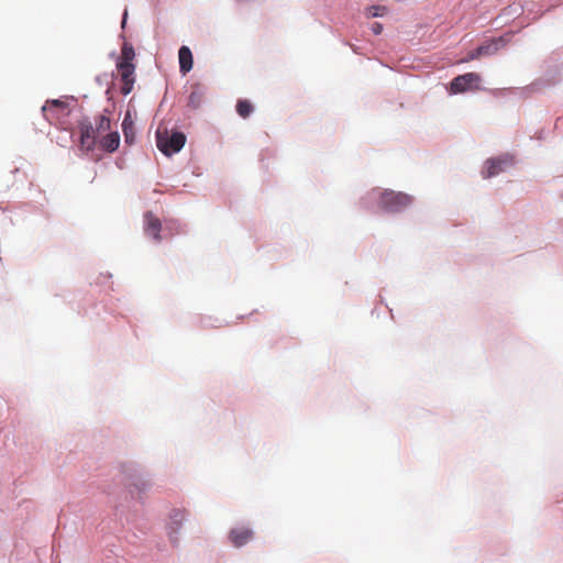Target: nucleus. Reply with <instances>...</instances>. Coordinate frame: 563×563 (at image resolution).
<instances>
[{
	"label": "nucleus",
	"mask_w": 563,
	"mask_h": 563,
	"mask_svg": "<svg viewBox=\"0 0 563 563\" xmlns=\"http://www.w3.org/2000/svg\"><path fill=\"white\" fill-rule=\"evenodd\" d=\"M368 199L376 201L378 207L386 212H400L412 202V198L407 194L379 188L373 189L368 194Z\"/></svg>",
	"instance_id": "f257e3e1"
},
{
	"label": "nucleus",
	"mask_w": 563,
	"mask_h": 563,
	"mask_svg": "<svg viewBox=\"0 0 563 563\" xmlns=\"http://www.w3.org/2000/svg\"><path fill=\"white\" fill-rule=\"evenodd\" d=\"M185 142L186 136L180 132H173L169 135L167 131L161 132L158 130L156 133V145L167 156L179 152L184 147Z\"/></svg>",
	"instance_id": "f03ea898"
},
{
	"label": "nucleus",
	"mask_w": 563,
	"mask_h": 563,
	"mask_svg": "<svg viewBox=\"0 0 563 563\" xmlns=\"http://www.w3.org/2000/svg\"><path fill=\"white\" fill-rule=\"evenodd\" d=\"M44 118L52 124H57L63 118L69 114V107L66 100H47L42 107Z\"/></svg>",
	"instance_id": "7ed1b4c3"
},
{
	"label": "nucleus",
	"mask_w": 563,
	"mask_h": 563,
	"mask_svg": "<svg viewBox=\"0 0 563 563\" xmlns=\"http://www.w3.org/2000/svg\"><path fill=\"white\" fill-rule=\"evenodd\" d=\"M506 45V40L500 36L498 38H493L479 45L477 48L471 51L465 58L462 59L463 63H467L474 59H477L482 56H489L497 53L501 47Z\"/></svg>",
	"instance_id": "20e7f679"
},
{
	"label": "nucleus",
	"mask_w": 563,
	"mask_h": 563,
	"mask_svg": "<svg viewBox=\"0 0 563 563\" xmlns=\"http://www.w3.org/2000/svg\"><path fill=\"white\" fill-rule=\"evenodd\" d=\"M481 76L476 73L459 75L450 84L451 93H462L471 89H477Z\"/></svg>",
	"instance_id": "39448f33"
},
{
	"label": "nucleus",
	"mask_w": 563,
	"mask_h": 563,
	"mask_svg": "<svg viewBox=\"0 0 563 563\" xmlns=\"http://www.w3.org/2000/svg\"><path fill=\"white\" fill-rule=\"evenodd\" d=\"M79 132L81 147L86 151L93 150L100 133L96 131L92 122L88 120L81 121L79 124Z\"/></svg>",
	"instance_id": "423d86ee"
},
{
	"label": "nucleus",
	"mask_w": 563,
	"mask_h": 563,
	"mask_svg": "<svg viewBox=\"0 0 563 563\" xmlns=\"http://www.w3.org/2000/svg\"><path fill=\"white\" fill-rule=\"evenodd\" d=\"M512 164H514L512 157L508 156V155L497 157V158L487 159L485 163L486 170L483 172V176H484V178H490V177L497 176L498 174H500L501 172H504L508 167H510Z\"/></svg>",
	"instance_id": "0eeeda50"
},
{
	"label": "nucleus",
	"mask_w": 563,
	"mask_h": 563,
	"mask_svg": "<svg viewBox=\"0 0 563 563\" xmlns=\"http://www.w3.org/2000/svg\"><path fill=\"white\" fill-rule=\"evenodd\" d=\"M117 68L120 74L121 80L123 82V86L121 88V92L123 95H129L132 89L135 81V65L134 64H119L117 63Z\"/></svg>",
	"instance_id": "6e6552de"
},
{
	"label": "nucleus",
	"mask_w": 563,
	"mask_h": 563,
	"mask_svg": "<svg viewBox=\"0 0 563 563\" xmlns=\"http://www.w3.org/2000/svg\"><path fill=\"white\" fill-rule=\"evenodd\" d=\"M162 230V223L152 212H146L144 216V232L147 236L155 241H159Z\"/></svg>",
	"instance_id": "1a4fd4ad"
},
{
	"label": "nucleus",
	"mask_w": 563,
	"mask_h": 563,
	"mask_svg": "<svg viewBox=\"0 0 563 563\" xmlns=\"http://www.w3.org/2000/svg\"><path fill=\"white\" fill-rule=\"evenodd\" d=\"M253 531L247 527L234 528L229 533L231 543L236 547H243L253 539Z\"/></svg>",
	"instance_id": "9d476101"
},
{
	"label": "nucleus",
	"mask_w": 563,
	"mask_h": 563,
	"mask_svg": "<svg viewBox=\"0 0 563 563\" xmlns=\"http://www.w3.org/2000/svg\"><path fill=\"white\" fill-rule=\"evenodd\" d=\"M186 520V512L184 510L175 509L170 515V525H169V539L173 543L178 542V533L183 523Z\"/></svg>",
	"instance_id": "9b49d317"
},
{
	"label": "nucleus",
	"mask_w": 563,
	"mask_h": 563,
	"mask_svg": "<svg viewBox=\"0 0 563 563\" xmlns=\"http://www.w3.org/2000/svg\"><path fill=\"white\" fill-rule=\"evenodd\" d=\"M179 69L183 74H187L192 69L194 58L188 46H181L178 52Z\"/></svg>",
	"instance_id": "f8f14e48"
},
{
	"label": "nucleus",
	"mask_w": 563,
	"mask_h": 563,
	"mask_svg": "<svg viewBox=\"0 0 563 563\" xmlns=\"http://www.w3.org/2000/svg\"><path fill=\"white\" fill-rule=\"evenodd\" d=\"M99 144L103 151L112 153V152L117 151L119 147L120 135L118 132L108 133L107 135L101 137Z\"/></svg>",
	"instance_id": "ddd939ff"
},
{
	"label": "nucleus",
	"mask_w": 563,
	"mask_h": 563,
	"mask_svg": "<svg viewBox=\"0 0 563 563\" xmlns=\"http://www.w3.org/2000/svg\"><path fill=\"white\" fill-rule=\"evenodd\" d=\"M135 52L132 44L124 42L121 48V56L117 63L119 64H133Z\"/></svg>",
	"instance_id": "4468645a"
},
{
	"label": "nucleus",
	"mask_w": 563,
	"mask_h": 563,
	"mask_svg": "<svg viewBox=\"0 0 563 563\" xmlns=\"http://www.w3.org/2000/svg\"><path fill=\"white\" fill-rule=\"evenodd\" d=\"M203 99V90L200 86L196 85L192 87V90L188 98V106L192 109H197L200 107Z\"/></svg>",
	"instance_id": "2eb2a0df"
},
{
	"label": "nucleus",
	"mask_w": 563,
	"mask_h": 563,
	"mask_svg": "<svg viewBox=\"0 0 563 563\" xmlns=\"http://www.w3.org/2000/svg\"><path fill=\"white\" fill-rule=\"evenodd\" d=\"M253 110V104L246 99L239 100L236 103V112L243 119H246Z\"/></svg>",
	"instance_id": "dca6fc26"
},
{
	"label": "nucleus",
	"mask_w": 563,
	"mask_h": 563,
	"mask_svg": "<svg viewBox=\"0 0 563 563\" xmlns=\"http://www.w3.org/2000/svg\"><path fill=\"white\" fill-rule=\"evenodd\" d=\"M92 124L96 128V131L101 134L110 130L111 121L107 115L100 114L95 118V123Z\"/></svg>",
	"instance_id": "f3484780"
},
{
	"label": "nucleus",
	"mask_w": 563,
	"mask_h": 563,
	"mask_svg": "<svg viewBox=\"0 0 563 563\" xmlns=\"http://www.w3.org/2000/svg\"><path fill=\"white\" fill-rule=\"evenodd\" d=\"M122 128H123V134H124L125 142L128 144H132L134 142L135 135H134L133 124H132V122L128 121V118H124Z\"/></svg>",
	"instance_id": "a211bd4d"
},
{
	"label": "nucleus",
	"mask_w": 563,
	"mask_h": 563,
	"mask_svg": "<svg viewBox=\"0 0 563 563\" xmlns=\"http://www.w3.org/2000/svg\"><path fill=\"white\" fill-rule=\"evenodd\" d=\"M386 12L385 7L372 5L366 9V15L368 18L382 16Z\"/></svg>",
	"instance_id": "6ab92c4d"
},
{
	"label": "nucleus",
	"mask_w": 563,
	"mask_h": 563,
	"mask_svg": "<svg viewBox=\"0 0 563 563\" xmlns=\"http://www.w3.org/2000/svg\"><path fill=\"white\" fill-rule=\"evenodd\" d=\"M371 30L375 35H379L383 32V25L378 22H374Z\"/></svg>",
	"instance_id": "aec40b11"
},
{
	"label": "nucleus",
	"mask_w": 563,
	"mask_h": 563,
	"mask_svg": "<svg viewBox=\"0 0 563 563\" xmlns=\"http://www.w3.org/2000/svg\"><path fill=\"white\" fill-rule=\"evenodd\" d=\"M126 16H128V11L125 10L124 14H123V20H122V27H124V25H125Z\"/></svg>",
	"instance_id": "412c9836"
}]
</instances>
